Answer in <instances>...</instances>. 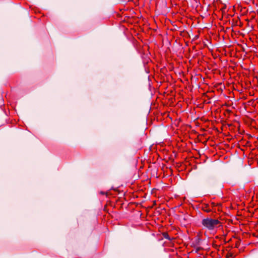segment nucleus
I'll return each mask as SVG.
<instances>
[{
    "label": "nucleus",
    "instance_id": "3",
    "mask_svg": "<svg viewBox=\"0 0 258 258\" xmlns=\"http://www.w3.org/2000/svg\"><path fill=\"white\" fill-rule=\"evenodd\" d=\"M207 212H209L210 210H206Z\"/></svg>",
    "mask_w": 258,
    "mask_h": 258
},
{
    "label": "nucleus",
    "instance_id": "2",
    "mask_svg": "<svg viewBox=\"0 0 258 258\" xmlns=\"http://www.w3.org/2000/svg\"><path fill=\"white\" fill-rule=\"evenodd\" d=\"M162 235H163V236L165 238H166V239H168L169 240H170V241H171V240H172V239H173V237H172V238H171V237L169 236V235H168V234L167 233H166V232H164V233H163Z\"/></svg>",
    "mask_w": 258,
    "mask_h": 258
},
{
    "label": "nucleus",
    "instance_id": "1",
    "mask_svg": "<svg viewBox=\"0 0 258 258\" xmlns=\"http://www.w3.org/2000/svg\"><path fill=\"white\" fill-rule=\"evenodd\" d=\"M220 222L216 219L207 217L202 221V225L209 230H214L220 226Z\"/></svg>",
    "mask_w": 258,
    "mask_h": 258
}]
</instances>
